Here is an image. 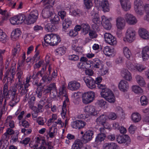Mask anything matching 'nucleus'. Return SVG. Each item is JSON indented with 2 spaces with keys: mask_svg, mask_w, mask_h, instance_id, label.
Returning a JSON list of instances; mask_svg holds the SVG:
<instances>
[{
  "mask_svg": "<svg viewBox=\"0 0 149 149\" xmlns=\"http://www.w3.org/2000/svg\"><path fill=\"white\" fill-rule=\"evenodd\" d=\"M95 94L93 91L84 93L82 96L83 102L85 104L91 103L94 99Z\"/></svg>",
  "mask_w": 149,
  "mask_h": 149,
  "instance_id": "3",
  "label": "nucleus"
},
{
  "mask_svg": "<svg viewBox=\"0 0 149 149\" xmlns=\"http://www.w3.org/2000/svg\"><path fill=\"white\" fill-rule=\"evenodd\" d=\"M83 79L89 88L92 89L96 87V84L95 81L92 77H85L83 78Z\"/></svg>",
  "mask_w": 149,
  "mask_h": 149,
  "instance_id": "12",
  "label": "nucleus"
},
{
  "mask_svg": "<svg viewBox=\"0 0 149 149\" xmlns=\"http://www.w3.org/2000/svg\"><path fill=\"white\" fill-rule=\"evenodd\" d=\"M53 128L54 129V130L53 132H51L52 129V127L49 128L48 132L49 136L51 138H52L54 137V134L56 133H57V128L53 127Z\"/></svg>",
  "mask_w": 149,
  "mask_h": 149,
  "instance_id": "48",
  "label": "nucleus"
},
{
  "mask_svg": "<svg viewBox=\"0 0 149 149\" xmlns=\"http://www.w3.org/2000/svg\"><path fill=\"white\" fill-rule=\"evenodd\" d=\"M93 134L94 132L93 131L88 130L86 132L81 140L83 143H86L92 139Z\"/></svg>",
  "mask_w": 149,
  "mask_h": 149,
  "instance_id": "11",
  "label": "nucleus"
},
{
  "mask_svg": "<svg viewBox=\"0 0 149 149\" xmlns=\"http://www.w3.org/2000/svg\"><path fill=\"white\" fill-rule=\"evenodd\" d=\"M103 51L104 54L106 55L112 56V55H114L115 54L114 49L111 48L108 46L104 47L103 49Z\"/></svg>",
  "mask_w": 149,
  "mask_h": 149,
  "instance_id": "27",
  "label": "nucleus"
},
{
  "mask_svg": "<svg viewBox=\"0 0 149 149\" xmlns=\"http://www.w3.org/2000/svg\"><path fill=\"white\" fill-rule=\"evenodd\" d=\"M135 10L136 13L140 15L143 14L144 9L143 2L141 0H135L134 3Z\"/></svg>",
  "mask_w": 149,
  "mask_h": 149,
  "instance_id": "6",
  "label": "nucleus"
},
{
  "mask_svg": "<svg viewBox=\"0 0 149 149\" xmlns=\"http://www.w3.org/2000/svg\"><path fill=\"white\" fill-rule=\"evenodd\" d=\"M94 66L96 68H101L104 66L103 62L100 60L98 58H95L94 59Z\"/></svg>",
  "mask_w": 149,
  "mask_h": 149,
  "instance_id": "32",
  "label": "nucleus"
},
{
  "mask_svg": "<svg viewBox=\"0 0 149 149\" xmlns=\"http://www.w3.org/2000/svg\"><path fill=\"white\" fill-rule=\"evenodd\" d=\"M48 87L49 90H50L51 92L52 91V92H56V87L55 84L53 83L50 84Z\"/></svg>",
  "mask_w": 149,
  "mask_h": 149,
  "instance_id": "56",
  "label": "nucleus"
},
{
  "mask_svg": "<svg viewBox=\"0 0 149 149\" xmlns=\"http://www.w3.org/2000/svg\"><path fill=\"white\" fill-rule=\"evenodd\" d=\"M19 83L15 84L14 86L12 87L10 89V90L12 92L11 96H19L16 93L17 89L18 90Z\"/></svg>",
  "mask_w": 149,
  "mask_h": 149,
  "instance_id": "36",
  "label": "nucleus"
},
{
  "mask_svg": "<svg viewBox=\"0 0 149 149\" xmlns=\"http://www.w3.org/2000/svg\"><path fill=\"white\" fill-rule=\"evenodd\" d=\"M97 124L100 126H102L106 129H109L110 125L106 122V116L104 114L99 117L96 120Z\"/></svg>",
  "mask_w": 149,
  "mask_h": 149,
  "instance_id": "8",
  "label": "nucleus"
},
{
  "mask_svg": "<svg viewBox=\"0 0 149 149\" xmlns=\"http://www.w3.org/2000/svg\"><path fill=\"white\" fill-rule=\"evenodd\" d=\"M18 20L17 16H15L11 18L10 22L11 24L13 25H18L19 24L17 22Z\"/></svg>",
  "mask_w": 149,
  "mask_h": 149,
  "instance_id": "57",
  "label": "nucleus"
},
{
  "mask_svg": "<svg viewBox=\"0 0 149 149\" xmlns=\"http://www.w3.org/2000/svg\"><path fill=\"white\" fill-rule=\"evenodd\" d=\"M118 87L120 90L124 92H127L129 88L128 82L124 80H121L119 82Z\"/></svg>",
  "mask_w": 149,
  "mask_h": 149,
  "instance_id": "15",
  "label": "nucleus"
},
{
  "mask_svg": "<svg viewBox=\"0 0 149 149\" xmlns=\"http://www.w3.org/2000/svg\"><path fill=\"white\" fill-rule=\"evenodd\" d=\"M41 1L43 3L44 7L45 8H51L52 5L54 2L53 0H42Z\"/></svg>",
  "mask_w": 149,
  "mask_h": 149,
  "instance_id": "31",
  "label": "nucleus"
},
{
  "mask_svg": "<svg viewBox=\"0 0 149 149\" xmlns=\"http://www.w3.org/2000/svg\"><path fill=\"white\" fill-rule=\"evenodd\" d=\"M12 100L9 102V105L13 107L18 102L19 100V96H12Z\"/></svg>",
  "mask_w": 149,
  "mask_h": 149,
  "instance_id": "33",
  "label": "nucleus"
},
{
  "mask_svg": "<svg viewBox=\"0 0 149 149\" xmlns=\"http://www.w3.org/2000/svg\"><path fill=\"white\" fill-rule=\"evenodd\" d=\"M108 118L110 119L114 120L117 118V115L115 113L111 112L109 114Z\"/></svg>",
  "mask_w": 149,
  "mask_h": 149,
  "instance_id": "58",
  "label": "nucleus"
},
{
  "mask_svg": "<svg viewBox=\"0 0 149 149\" xmlns=\"http://www.w3.org/2000/svg\"><path fill=\"white\" fill-rule=\"evenodd\" d=\"M120 3L122 8L125 11L129 10L131 8L129 0H120Z\"/></svg>",
  "mask_w": 149,
  "mask_h": 149,
  "instance_id": "22",
  "label": "nucleus"
},
{
  "mask_svg": "<svg viewBox=\"0 0 149 149\" xmlns=\"http://www.w3.org/2000/svg\"><path fill=\"white\" fill-rule=\"evenodd\" d=\"M71 20L68 18H65V19L63 21L62 25L63 28L66 29L71 25Z\"/></svg>",
  "mask_w": 149,
  "mask_h": 149,
  "instance_id": "34",
  "label": "nucleus"
},
{
  "mask_svg": "<svg viewBox=\"0 0 149 149\" xmlns=\"http://www.w3.org/2000/svg\"><path fill=\"white\" fill-rule=\"evenodd\" d=\"M56 52L58 54L62 55L65 53V51L63 48L60 47L56 50Z\"/></svg>",
  "mask_w": 149,
  "mask_h": 149,
  "instance_id": "62",
  "label": "nucleus"
},
{
  "mask_svg": "<svg viewBox=\"0 0 149 149\" xmlns=\"http://www.w3.org/2000/svg\"><path fill=\"white\" fill-rule=\"evenodd\" d=\"M72 50L75 51L78 54L81 53L82 52V47L77 45L73 44L72 45Z\"/></svg>",
  "mask_w": 149,
  "mask_h": 149,
  "instance_id": "46",
  "label": "nucleus"
},
{
  "mask_svg": "<svg viewBox=\"0 0 149 149\" xmlns=\"http://www.w3.org/2000/svg\"><path fill=\"white\" fill-rule=\"evenodd\" d=\"M136 129V126L131 125L129 128L128 130L129 132L131 134H133Z\"/></svg>",
  "mask_w": 149,
  "mask_h": 149,
  "instance_id": "63",
  "label": "nucleus"
},
{
  "mask_svg": "<svg viewBox=\"0 0 149 149\" xmlns=\"http://www.w3.org/2000/svg\"><path fill=\"white\" fill-rule=\"evenodd\" d=\"M136 32L132 27H129L127 30L125 37L127 41L130 42H133L135 38Z\"/></svg>",
  "mask_w": 149,
  "mask_h": 149,
  "instance_id": "5",
  "label": "nucleus"
},
{
  "mask_svg": "<svg viewBox=\"0 0 149 149\" xmlns=\"http://www.w3.org/2000/svg\"><path fill=\"white\" fill-rule=\"evenodd\" d=\"M84 111L88 114L87 115H89V116L90 115L95 116L97 114V111L93 106L86 107L84 109Z\"/></svg>",
  "mask_w": 149,
  "mask_h": 149,
  "instance_id": "16",
  "label": "nucleus"
},
{
  "mask_svg": "<svg viewBox=\"0 0 149 149\" xmlns=\"http://www.w3.org/2000/svg\"><path fill=\"white\" fill-rule=\"evenodd\" d=\"M21 34V31L19 29H17L13 31L11 33V36L13 40H17Z\"/></svg>",
  "mask_w": 149,
  "mask_h": 149,
  "instance_id": "25",
  "label": "nucleus"
},
{
  "mask_svg": "<svg viewBox=\"0 0 149 149\" xmlns=\"http://www.w3.org/2000/svg\"><path fill=\"white\" fill-rule=\"evenodd\" d=\"M135 68L139 72H141L145 69V68L142 65L137 64L135 66Z\"/></svg>",
  "mask_w": 149,
  "mask_h": 149,
  "instance_id": "60",
  "label": "nucleus"
},
{
  "mask_svg": "<svg viewBox=\"0 0 149 149\" xmlns=\"http://www.w3.org/2000/svg\"><path fill=\"white\" fill-rule=\"evenodd\" d=\"M58 26L54 24H52L51 23H48L45 26V30L47 32H54L57 31Z\"/></svg>",
  "mask_w": 149,
  "mask_h": 149,
  "instance_id": "24",
  "label": "nucleus"
},
{
  "mask_svg": "<svg viewBox=\"0 0 149 149\" xmlns=\"http://www.w3.org/2000/svg\"><path fill=\"white\" fill-rule=\"evenodd\" d=\"M116 26L117 28L119 29H123L125 25V22L123 18L119 17L116 19Z\"/></svg>",
  "mask_w": 149,
  "mask_h": 149,
  "instance_id": "19",
  "label": "nucleus"
},
{
  "mask_svg": "<svg viewBox=\"0 0 149 149\" xmlns=\"http://www.w3.org/2000/svg\"><path fill=\"white\" fill-rule=\"evenodd\" d=\"M141 103L142 106H145L147 104L148 100L145 96H142L140 99Z\"/></svg>",
  "mask_w": 149,
  "mask_h": 149,
  "instance_id": "51",
  "label": "nucleus"
},
{
  "mask_svg": "<svg viewBox=\"0 0 149 149\" xmlns=\"http://www.w3.org/2000/svg\"><path fill=\"white\" fill-rule=\"evenodd\" d=\"M95 3L97 7H101L104 12L109 11V4L107 0H95Z\"/></svg>",
  "mask_w": 149,
  "mask_h": 149,
  "instance_id": "4",
  "label": "nucleus"
},
{
  "mask_svg": "<svg viewBox=\"0 0 149 149\" xmlns=\"http://www.w3.org/2000/svg\"><path fill=\"white\" fill-rule=\"evenodd\" d=\"M24 85L23 84L19 83V88H18V91L21 95L25 94L28 90V89L24 88Z\"/></svg>",
  "mask_w": 149,
  "mask_h": 149,
  "instance_id": "35",
  "label": "nucleus"
},
{
  "mask_svg": "<svg viewBox=\"0 0 149 149\" xmlns=\"http://www.w3.org/2000/svg\"><path fill=\"white\" fill-rule=\"evenodd\" d=\"M101 96L109 102L113 103L115 101L114 96L112 92L109 89L106 88L100 92Z\"/></svg>",
  "mask_w": 149,
  "mask_h": 149,
  "instance_id": "2",
  "label": "nucleus"
},
{
  "mask_svg": "<svg viewBox=\"0 0 149 149\" xmlns=\"http://www.w3.org/2000/svg\"><path fill=\"white\" fill-rule=\"evenodd\" d=\"M132 120L135 123L139 122L141 120V116L138 113H135L132 114Z\"/></svg>",
  "mask_w": 149,
  "mask_h": 149,
  "instance_id": "38",
  "label": "nucleus"
},
{
  "mask_svg": "<svg viewBox=\"0 0 149 149\" xmlns=\"http://www.w3.org/2000/svg\"><path fill=\"white\" fill-rule=\"evenodd\" d=\"M125 18L127 22L130 25H134L136 23L137 20L135 17L130 14H126Z\"/></svg>",
  "mask_w": 149,
  "mask_h": 149,
  "instance_id": "17",
  "label": "nucleus"
},
{
  "mask_svg": "<svg viewBox=\"0 0 149 149\" xmlns=\"http://www.w3.org/2000/svg\"><path fill=\"white\" fill-rule=\"evenodd\" d=\"M12 117L11 116H9L7 118L6 120L9 122V126L11 128H13L14 127V122L12 120H11Z\"/></svg>",
  "mask_w": 149,
  "mask_h": 149,
  "instance_id": "54",
  "label": "nucleus"
},
{
  "mask_svg": "<svg viewBox=\"0 0 149 149\" xmlns=\"http://www.w3.org/2000/svg\"><path fill=\"white\" fill-rule=\"evenodd\" d=\"M100 19L98 14H95V17L92 20L93 22L96 25H98V24H100Z\"/></svg>",
  "mask_w": 149,
  "mask_h": 149,
  "instance_id": "49",
  "label": "nucleus"
},
{
  "mask_svg": "<svg viewBox=\"0 0 149 149\" xmlns=\"http://www.w3.org/2000/svg\"><path fill=\"white\" fill-rule=\"evenodd\" d=\"M38 15L37 10H34L31 12L26 21L28 24H33L36 20Z\"/></svg>",
  "mask_w": 149,
  "mask_h": 149,
  "instance_id": "7",
  "label": "nucleus"
},
{
  "mask_svg": "<svg viewBox=\"0 0 149 149\" xmlns=\"http://www.w3.org/2000/svg\"><path fill=\"white\" fill-rule=\"evenodd\" d=\"M146 15L144 17V19L149 21V4H147L144 6Z\"/></svg>",
  "mask_w": 149,
  "mask_h": 149,
  "instance_id": "40",
  "label": "nucleus"
},
{
  "mask_svg": "<svg viewBox=\"0 0 149 149\" xmlns=\"http://www.w3.org/2000/svg\"><path fill=\"white\" fill-rule=\"evenodd\" d=\"M36 100L35 97L33 96L30 97L28 100V103L29 107L32 109L33 107Z\"/></svg>",
  "mask_w": 149,
  "mask_h": 149,
  "instance_id": "44",
  "label": "nucleus"
},
{
  "mask_svg": "<svg viewBox=\"0 0 149 149\" xmlns=\"http://www.w3.org/2000/svg\"><path fill=\"white\" fill-rule=\"evenodd\" d=\"M116 140L117 142L120 144L126 143L125 145L127 146L130 144L131 142L130 138L127 135L117 136Z\"/></svg>",
  "mask_w": 149,
  "mask_h": 149,
  "instance_id": "10",
  "label": "nucleus"
},
{
  "mask_svg": "<svg viewBox=\"0 0 149 149\" xmlns=\"http://www.w3.org/2000/svg\"><path fill=\"white\" fill-rule=\"evenodd\" d=\"M121 75L127 81H130L132 79L131 74L127 70L125 69L122 70Z\"/></svg>",
  "mask_w": 149,
  "mask_h": 149,
  "instance_id": "26",
  "label": "nucleus"
},
{
  "mask_svg": "<svg viewBox=\"0 0 149 149\" xmlns=\"http://www.w3.org/2000/svg\"><path fill=\"white\" fill-rule=\"evenodd\" d=\"M84 3L87 9H90L92 6L91 0H84Z\"/></svg>",
  "mask_w": 149,
  "mask_h": 149,
  "instance_id": "52",
  "label": "nucleus"
},
{
  "mask_svg": "<svg viewBox=\"0 0 149 149\" xmlns=\"http://www.w3.org/2000/svg\"><path fill=\"white\" fill-rule=\"evenodd\" d=\"M49 8H45L42 11V15L45 18H47L51 16L52 14V12L51 11Z\"/></svg>",
  "mask_w": 149,
  "mask_h": 149,
  "instance_id": "29",
  "label": "nucleus"
},
{
  "mask_svg": "<svg viewBox=\"0 0 149 149\" xmlns=\"http://www.w3.org/2000/svg\"><path fill=\"white\" fill-rule=\"evenodd\" d=\"M86 124V122L84 121L76 120L72 123L71 126L73 128L80 130L84 127Z\"/></svg>",
  "mask_w": 149,
  "mask_h": 149,
  "instance_id": "13",
  "label": "nucleus"
},
{
  "mask_svg": "<svg viewBox=\"0 0 149 149\" xmlns=\"http://www.w3.org/2000/svg\"><path fill=\"white\" fill-rule=\"evenodd\" d=\"M101 19V23L104 28L107 30H110L112 26L109 19L104 15L102 16Z\"/></svg>",
  "mask_w": 149,
  "mask_h": 149,
  "instance_id": "14",
  "label": "nucleus"
},
{
  "mask_svg": "<svg viewBox=\"0 0 149 149\" xmlns=\"http://www.w3.org/2000/svg\"><path fill=\"white\" fill-rule=\"evenodd\" d=\"M100 74L102 75H105L108 71V70L105 68H104V66L101 68H100Z\"/></svg>",
  "mask_w": 149,
  "mask_h": 149,
  "instance_id": "61",
  "label": "nucleus"
},
{
  "mask_svg": "<svg viewBox=\"0 0 149 149\" xmlns=\"http://www.w3.org/2000/svg\"><path fill=\"white\" fill-rule=\"evenodd\" d=\"M19 24L22 23L26 19V18L25 15H19L17 16Z\"/></svg>",
  "mask_w": 149,
  "mask_h": 149,
  "instance_id": "47",
  "label": "nucleus"
},
{
  "mask_svg": "<svg viewBox=\"0 0 149 149\" xmlns=\"http://www.w3.org/2000/svg\"><path fill=\"white\" fill-rule=\"evenodd\" d=\"M106 137V135L98 133L95 138V143L97 145L100 144L102 142L104 141Z\"/></svg>",
  "mask_w": 149,
  "mask_h": 149,
  "instance_id": "21",
  "label": "nucleus"
},
{
  "mask_svg": "<svg viewBox=\"0 0 149 149\" xmlns=\"http://www.w3.org/2000/svg\"><path fill=\"white\" fill-rule=\"evenodd\" d=\"M69 59L70 60L76 61L78 60L79 59V57L77 55H70L69 56Z\"/></svg>",
  "mask_w": 149,
  "mask_h": 149,
  "instance_id": "59",
  "label": "nucleus"
},
{
  "mask_svg": "<svg viewBox=\"0 0 149 149\" xmlns=\"http://www.w3.org/2000/svg\"><path fill=\"white\" fill-rule=\"evenodd\" d=\"M45 103L44 101H40L38 105V109L36 110L38 112H42L43 111V107L45 105Z\"/></svg>",
  "mask_w": 149,
  "mask_h": 149,
  "instance_id": "42",
  "label": "nucleus"
},
{
  "mask_svg": "<svg viewBox=\"0 0 149 149\" xmlns=\"http://www.w3.org/2000/svg\"><path fill=\"white\" fill-rule=\"evenodd\" d=\"M132 88V91L136 93H141L143 92L142 89L138 86H133Z\"/></svg>",
  "mask_w": 149,
  "mask_h": 149,
  "instance_id": "41",
  "label": "nucleus"
},
{
  "mask_svg": "<svg viewBox=\"0 0 149 149\" xmlns=\"http://www.w3.org/2000/svg\"><path fill=\"white\" fill-rule=\"evenodd\" d=\"M81 33L84 35L87 34L90 31V27L87 23H83L81 24Z\"/></svg>",
  "mask_w": 149,
  "mask_h": 149,
  "instance_id": "28",
  "label": "nucleus"
},
{
  "mask_svg": "<svg viewBox=\"0 0 149 149\" xmlns=\"http://www.w3.org/2000/svg\"><path fill=\"white\" fill-rule=\"evenodd\" d=\"M7 40L6 35L2 30L0 29V41L5 43Z\"/></svg>",
  "mask_w": 149,
  "mask_h": 149,
  "instance_id": "39",
  "label": "nucleus"
},
{
  "mask_svg": "<svg viewBox=\"0 0 149 149\" xmlns=\"http://www.w3.org/2000/svg\"><path fill=\"white\" fill-rule=\"evenodd\" d=\"M136 79L137 83L141 86H144L146 85V82L144 78L140 75H137L136 77Z\"/></svg>",
  "mask_w": 149,
  "mask_h": 149,
  "instance_id": "37",
  "label": "nucleus"
},
{
  "mask_svg": "<svg viewBox=\"0 0 149 149\" xmlns=\"http://www.w3.org/2000/svg\"><path fill=\"white\" fill-rule=\"evenodd\" d=\"M83 143L79 139L76 140L72 146V149H79L82 146Z\"/></svg>",
  "mask_w": 149,
  "mask_h": 149,
  "instance_id": "30",
  "label": "nucleus"
},
{
  "mask_svg": "<svg viewBox=\"0 0 149 149\" xmlns=\"http://www.w3.org/2000/svg\"><path fill=\"white\" fill-rule=\"evenodd\" d=\"M104 37L105 41L108 44L113 46L116 45V38L110 33H106L104 34Z\"/></svg>",
  "mask_w": 149,
  "mask_h": 149,
  "instance_id": "9",
  "label": "nucleus"
},
{
  "mask_svg": "<svg viewBox=\"0 0 149 149\" xmlns=\"http://www.w3.org/2000/svg\"><path fill=\"white\" fill-rule=\"evenodd\" d=\"M89 35L91 39L96 38L97 36L96 32L92 30H90L89 31Z\"/></svg>",
  "mask_w": 149,
  "mask_h": 149,
  "instance_id": "55",
  "label": "nucleus"
},
{
  "mask_svg": "<svg viewBox=\"0 0 149 149\" xmlns=\"http://www.w3.org/2000/svg\"><path fill=\"white\" fill-rule=\"evenodd\" d=\"M139 33L140 37L144 39H149V32L146 29L140 28L139 31Z\"/></svg>",
  "mask_w": 149,
  "mask_h": 149,
  "instance_id": "20",
  "label": "nucleus"
},
{
  "mask_svg": "<svg viewBox=\"0 0 149 149\" xmlns=\"http://www.w3.org/2000/svg\"><path fill=\"white\" fill-rule=\"evenodd\" d=\"M91 62H92L91 61H88L87 62H80L78 63L77 66L80 69H88L91 67L90 63Z\"/></svg>",
  "mask_w": 149,
  "mask_h": 149,
  "instance_id": "23",
  "label": "nucleus"
},
{
  "mask_svg": "<svg viewBox=\"0 0 149 149\" xmlns=\"http://www.w3.org/2000/svg\"><path fill=\"white\" fill-rule=\"evenodd\" d=\"M61 40L58 36L53 34H47L44 38V42H42L43 46H47L49 45L52 46L56 45Z\"/></svg>",
  "mask_w": 149,
  "mask_h": 149,
  "instance_id": "1",
  "label": "nucleus"
},
{
  "mask_svg": "<svg viewBox=\"0 0 149 149\" xmlns=\"http://www.w3.org/2000/svg\"><path fill=\"white\" fill-rule=\"evenodd\" d=\"M123 53L125 56L128 59L129 58L132 54L129 49L127 47H124L123 49Z\"/></svg>",
  "mask_w": 149,
  "mask_h": 149,
  "instance_id": "43",
  "label": "nucleus"
},
{
  "mask_svg": "<svg viewBox=\"0 0 149 149\" xmlns=\"http://www.w3.org/2000/svg\"><path fill=\"white\" fill-rule=\"evenodd\" d=\"M59 94L63 96H66L67 94L66 92V87L64 86L59 89Z\"/></svg>",
  "mask_w": 149,
  "mask_h": 149,
  "instance_id": "53",
  "label": "nucleus"
},
{
  "mask_svg": "<svg viewBox=\"0 0 149 149\" xmlns=\"http://www.w3.org/2000/svg\"><path fill=\"white\" fill-rule=\"evenodd\" d=\"M49 75L48 73H45L44 75H42V79L44 82H47L48 83L51 81L52 78L49 77Z\"/></svg>",
  "mask_w": 149,
  "mask_h": 149,
  "instance_id": "45",
  "label": "nucleus"
},
{
  "mask_svg": "<svg viewBox=\"0 0 149 149\" xmlns=\"http://www.w3.org/2000/svg\"><path fill=\"white\" fill-rule=\"evenodd\" d=\"M59 19V16L58 15H56L54 16L53 19L50 20V21L52 24H58Z\"/></svg>",
  "mask_w": 149,
  "mask_h": 149,
  "instance_id": "50",
  "label": "nucleus"
},
{
  "mask_svg": "<svg viewBox=\"0 0 149 149\" xmlns=\"http://www.w3.org/2000/svg\"><path fill=\"white\" fill-rule=\"evenodd\" d=\"M58 14L60 16L61 19H63L65 17H66V12L63 11H59L58 13Z\"/></svg>",
  "mask_w": 149,
  "mask_h": 149,
  "instance_id": "64",
  "label": "nucleus"
},
{
  "mask_svg": "<svg viewBox=\"0 0 149 149\" xmlns=\"http://www.w3.org/2000/svg\"><path fill=\"white\" fill-rule=\"evenodd\" d=\"M80 87L79 83L75 81H71L68 84V88L72 91H76Z\"/></svg>",
  "mask_w": 149,
  "mask_h": 149,
  "instance_id": "18",
  "label": "nucleus"
}]
</instances>
